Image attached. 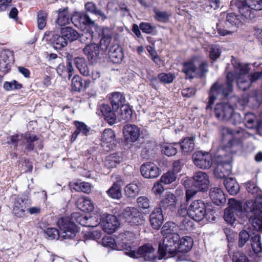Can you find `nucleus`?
Instances as JSON below:
<instances>
[{
	"mask_svg": "<svg viewBox=\"0 0 262 262\" xmlns=\"http://www.w3.org/2000/svg\"><path fill=\"white\" fill-rule=\"evenodd\" d=\"M234 66V73L231 72L227 73L226 82L221 83L216 81L211 86L207 109L211 108V105L216 99H225L232 92L233 82L235 78L240 90L245 91L249 88L252 83L250 75L248 74L247 68L241 63H237Z\"/></svg>",
	"mask_w": 262,
	"mask_h": 262,
	"instance_id": "1",
	"label": "nucleus"
},
{
	"mask_svg": "<svg viewBox=\"0 0 262 262\" xmlns=\"http://www.w3.org/2000/svg\"><path fill=\"white\" fill-rule=\"evenodd\" d=\"M57 225L59 230L54 228H48L45 231V233L49 239H72L76 236L78 231L77 226L69 217L60 218Z\"/></svg>",
	"mask_w": 262,
	"mask_h": 262,
	"instance_id": "2",
	"label": "nucleus"
},
{
	"mask_svg": "<svg viewBox=\"0 0 262 262\" xmlns=\"http://www.w3.org/2000/svg\"><path fill=\"white\" fill-rule=\"evenodd\" d=\"M230 154H226L223 148H220L213 157V162L217 165L214 170V174L219 179H226L231 172Z\"/></svg>",
	"mask_w": 262,
	"mask_h": 262,
	"instance_id": "3",
	"label": "nucleus"
},
{
	"mask_svg": "<svg viewBox=\"0 0 262 262\" xmlns=\"http://www.w3.org/2000/svg\"><path fill=\"white\" fill-rule=\"evenodd\" d=\"M119 240L116 242L111 236L103 237L102 244L104 247L124 251V254L131 257V233L129 231L120 234Z\"/></svg>",
	"mask_w": 262,
	"mask_h": 262,
	"instance_id": "4",
	"label": "nucleus"
},
{
	"mask_svg": "<svg viewBox=\"0 0 262 262\" xmlns=\"http://www.w3.org/2000/svg\"><path fill=\"white\" fill-rule=\"evenodd\" d=\"M231 5L235 6L243 17L252 19L256 16L254 11L262 10V0H234Z\"/></svg>",
	"mask_w": 262,
	"mask_h": 262,
	"instance_id": "5",
	"label": "nucleus"
},
{
	"mask_svg": "<svg viewBox=\"0 0 262 262\" xmlns=\"http://www.w3.org/2000/svg\"><path fill=\"white\" fill-rule=\"evenodd\" d=\"M180 236L178 234H170L165 236L162 243L159 244V259H161L165 256L168 257L177 255V248Z\"/></svg>",
	"mask_w": 262,
	"mask_h": 262,
	"instance_id": "6",
	"label": "nucleus"
},
{
	"mask_svg": "<svg viewBox=\"0 0 262 262\" xmlns=\"http://www.w3.org/2000/svg\"><path fill=\"white\" fill-rule=\"evenodd\" d=\"M111 100L113 110L117 111L120 107L122 119L129 120L131 119V108L129 104L125 103L124 95L119 92L113 93Z\"/></svg>",
	"mask_w": 262,
	"mask_h": 262,
	"instance_id": "7",
	"label": "nucleus"
},
{
	"mask_svg": "<svg viewBox=\"0 0 262 262\" xmlns=\"http://www.w3.org/2000/svg\"><path fill=\"white\" fill-rule=\"evenodd\" d=\"M7 142L12 144L15 147L18 146L19 143L20 145H24L26 144V149L28 151H31L34 149V141L37 140L35 135L29 133L25 134H15L7 138Z\"/></svg>",
	"mask_w": 262,
	"mask_h": 262,
	"instance_id": "8",
	"label": "nucleus"
},
{
	"mask_svg": "<svg viewBox=\"0 0 262 262\" xmlns=\"http://www.w3.org/2000/svg\"><path fill=\"white\" fill-rule=\"evenodd\" d=\"M229 206L225 210L224 218L230 225H233L236 220L235 215H241L243 211L242 203L235 199H230Z\"/></svg>",
	"mask_w": 262,
	"mask_h": 262,
	"instance_id": "9",
	"label": "nucleus"
},
{
	"mask_svg": "<svg viewBox=\"0 0 262 262\" xmlns=\"http://www.w3.org/2000/svg\"><path fill=\"white\" fill-rule=\"evenodd\" d=\"M189 216L194 221H202L206 214V205L201 200H195L189 207Z\"/></svg>",
	"mask_w": 262,
	"mask_h": 262,
	"instance_id": "10",
	"label": "nucleus"
},
{
	"mask_svg": "<svg viewBox=\"0 0 262 262\" xmlns=\"http://www.w3.org/2000/svg\"><path fill=\"white\" fill-rule=\"evenodd\" d=\"M132 258H139L141 261H151L156 258V255L151 245L146 244L139 248L137 251L132 250Z\"/></svg>",
	"mask_w": 262,
	"mask_h": 262,
	"instance_id": "11",
	"label": "nucleus"
},
{
	"mask_svg": "<svg viewBox=\"0 0 262 262\" xmlns=\"http://www.w3.org/2000/svg\"><path fill=\"white\" fill-rule=\"evenodd\" d=\"M193 163L201 169L209 168L213 162L211 155L208 152L195 151L192 155Z\"/></svg>",
	"mask_w": 262,
	"mask_h": 262,
	"instance_id": "12",
	"label": "nucleus"
},
{
	"mask_svg": "<svg viewBox=\"0 0 262 262\" xmlns=\"http://www.w3.org/2000/svg\"><path fill=\"white\" fill-rule=\"evenodd\" d=\"M30 200L25 195L16 196L14 199L13 211L15 215L19 217L24 216L27 208L30 205Z\"/></svg>",
	"mask_w": 262,
	"mask_h": 262,
	"instance_id": "13",
	"label": "nucleus"
},
{
	"mask_svg": "<svg viewBox=\"0 0 262 262\" xmlns=\"http://www.w3.org/2000/svg\"><path fill=\"white\" fill-rule=\"evenodd\" d=\"M101 146L105 151L113 149L116 145L114 132L111 129H105L101 136Z\"/></svg>",
	"mask_w": 262,
	"mask_h": 262,
	"instance_id": "14",
	"label": "nucleus"
},
{
	"mask_svg": "<svg viewBox=\"0 0 262 262\" xmlns=\"http://www.w3.org/2000/svg\"><path fill=\"white\" fill-rule=\"evenodd\" d=\"M101 222L103 230L108 234L115 232L119 226L116 216L112 214H104L101 217Z\"/></svg>",
	"mask_w": 262,
	"mask_h": 262,
	"instance_id": "15",
	"label": "nucleus"
},
{
	"mask_svg": "<svg viewBox=\"0 0 262 262\" xmlns=\"http://www.w3.org/2000/svg\"><path fill=\"white\" fill-rule=\"evenodd\" d=\"M234 108L232 105L227 103H217L214 109L216 118L222 121H228L233 113Z\"/></svg>",
	"mask_w": 262,
	"mask_h": 262,
	"instance_id": "16",
	"label": "nucleus"
},
{
	"mask_svg": "<svg viewBox=\"0 0 262 262\" xmlns=\"http://www.w3.org/2000/svg\"><path fill=\"white\" fill-rule=\"evenodd\" d=\"M209 180L207 174L203 171H198L193 177V186L200 191H206L209 186Z\"/></svg>",
	"mask_w": 262,
	"mask_h": 262,
	"instance_id": "17",
	"label": "nucleus"
},
{
	"mask_svg": "<svg viewBox=\"0 0 262 262\" xmlns=\"http://www.w3.org/2000/svg\"><path fill=\"white\" fill-rule=\"evenodd\" d=\"M14 61L12 52L8 50L2 51L0 54V71L4 73L8 72Z\"/></svg>",
	"mask_w": 262,
	"mask_h": 262,
	"instance_id": "18",
	"label": "nucleus"
},
{
	"mask_svg": "<svg viewBox=\"0 0 262 262\" xmlns=\"http://www.w3.org/2000/svg\"><path fill=\"white\" fill-rule=\"evenodd\" d=\"M140 172L144 178L148 179L156 178L160 174L159 167L151 162L143 164L140 167Z\"/></svg>",
	"mask_w": 262,
	"mask_h": 262,
	"instance_id": "19",
	"label": "nucleus"
},
{
	"mask_svg": "<svg viewBox=\"0 0 262 262\" xmlns=\"http://www.w3.org/2000/svg\"><path fill=\"white\" fill-rule=\"evenodd\" d=\"M180 243L177 248V258L179 261L185 260L186 259L180 254V253H187L192 248L193 240L190 236H185L180 241Z\"/></svg>",
	"mask_w": 262,
	"mask_h": 262,
	"instance_id": "20",
	"label": "nucleus"
},
{
	"mask_svg": "<svg viewBox=\"0 0 262 262\" xmlns=\"http://www.w3.org/2000/svg\"><path fill=\"white\" fill-rule=\"evenodd\" d=\"M84 55L89 61L93 63L99 58L100 49L99 45L95 43L87 44L83 49Z\"/></svg>",
	"mask_w": 262,
	"mask_h": 262,
	"instance_id": "21",
	"label": "nucleus"
},
{
	"mask_svg": "<svg viewBox=\"0 0 262 262\" xmlns=\"http://www.w3.org/2000/svg\"><path fill=\"white\" fill-rule=\"evenodd\" d=\"M198 57H194L183 63L182 72L186 75V79H192L196 76Z\"/></svg>",
	"mask_w": 262,
	"mask_h": 262,
	"instance_id": "22",
	"label": "nucleus"
},
{
	"mask_svg": "<svg viewBox=\"0 0 262 262\" xmlns=\"http://www.w3.org/2000/svg\"><path fill=\"white\" fill-rule=\"evenodd\" d=\"M163 210L161 208H155L150 214V223L153 228L159 229L164 221Z\"/></svg>",
	"mask_w": 262,
	"mask_h": 262,
	"instance_id": "23",
	"label": "nucleus"
},
{
	"mask_svg": "<svg viewBox=\"0 0 262 262\" xmlns=\"http://www.w3.org/2000/svg\"><path fill=\"white\" fill-rule=\"evenodd\" d=\"M72 218L75 219L76 222L83 226L95 227L99 224L100 222L93 217H88L86 216L80 215L78 213H74L72 214Z\"/></svg>",
	"mask_w": 262,
	"mask_h": 262,
	"instance_id": "24",
	"label": "nucleus"
},
{
	"mask_svg": "<svg viewBox=\"0 0 262 262\" xmlns=\"http://www.w3.org/2000/svg\"><path fill=\"white\" fill-rule=\"evenodd\" d=\"M108 55L110 60L113 63H119L122 61L123 57L122 49L118 44L112 45Z\"/></svg>",
	"mask_w": 262,
	"mask_h": 262,
	"instance_id": "25",
	"label": "nucleus"
},
{
	"mask_svg": "<svg viewBox=\"0 0 262 262\" xmlns=\"http://www.w3.org/2000/svg\"><path fill=\"white\" fill-rule=\"evenodd\" d=\"M209 196L212 202L217 205H223L226 202L225 194L220 188H211L209 191Z\"/></svg>",
	"mask_w": 262,
	"mask_h": 262,
	"instance_id": "26",
	"label": "nucleus"
},
{
	"mask_svg": "<svg viewBox=\"0 0 262 262\" xmlns=\"http://www.w3.org/2000/svg\"><path fill=\"white\" fill-rule=\"evenodd\" d=\"M177 203V201L175 195L169 193L161 200L159 208H161L162 210H164L165 211L167 209L173 210L175 209Z\"/></svg>",
	"mask_w": 262,
	"mask_h": 262,
	"instance_id": "27",
	"label": "nucleus"
},
{
	"mask_svg": "<svg viewBox=\"0 0 262 262\" xmlns=\"http://www.w3.org/2000/svg\"><path fill=\"white\" fill-rule=\"evenodd\" d=\"M262 209V195L261 193L257 194L254 200H248L246 203L245 210L248 213L255 212L256 210Z\"/></svg>",
	"mask_w": 262,
	"mask_h": 262,
	"instance_id": "28",
	"label": "nucleus"
},
{
	"mask_svg": "<svg viewBox=\"0 0 262 262\" xmlns=\"http://www.w3.org/2000/svg\"><path fill=\"white\" fill-rule=\"evenodd\" d=\"M100 111L102 115L105 118V120L110 125L115 123L116 121V117L113 109L111 110V107L108 104H102L100 107Z\"/></svg>",
	"mask_w": 262,
	"mask_h": 262,
	"instance_id": "29",
	"label": "nucleus"
},
{
	"mask_svg": "<svg viewBox=\"0 0 262 262\" xmlns=\"http://www.w3.org/2000/svg\"><path fill=\"white\" fill-rule=\"evenodd\" d=\"M194 140V137H188L184 138L180 142L183 153L189 154L194 150L195 146Z\"/></svg>",
	"mask_w": 262,
	"mask_h": 262,
	"instance_id": "30",
	"label": "nucleus"
},
{
	"mask_svg": "<svg viewBox=\"0 0 262 262\" xmlns=\"http://www.w3.org/2000/svg\"><path fill=\"white\" fill-rule=\"evenodd\" d=\"M253 215H250L249 222L253 227L256 230L262 229V211L259 209L251 212Z\"/></svg>",
	"mask_w": 262,
	"mask_h": 262,
	"instance_id": "31",
	"label": "nucleus"
},
{
	"mask_svg": "<svg viewBox=\"0 0 262 262\" xmlns=\"http://www.w3.org/2000/svg\"><path fill=\"white\" fill-rule=\"evenodd\" d=\"M50 41L53 48L57 50H60L68 45V41L61 34H52Z\"/></svg>",
	"mask_w": 262,
	"mask_h": 262,
	"instance_id": "32",
	"label": "nucleus"
},
{
	"mask_svg": "<svg viewBox=\"0 0 262 262\" xmlns=\"http://www.w3.org/2000/svg\"><path fill=\"white\" fill-rule=\"evenodd\" d=\"M178 226L181 230L191 231L194 226V222L190 216L180 217L177 219Z\"/></svg>",
	"mask_w": 262,
	"mask_h": 262,
	"instance_id": "33",
	"label": "nucleus"
},
{
	"mask_svg": "<svg viewBox=\"0 0 262 262\" xmlns=\"http://www.w3.org/2000/svg\"><path fill=\"white\" fill-rule=\"evenodd\" d=\"M60 33L68 41H75L79 37L78 32L70 27L61 28Z\"/></svg>",
	"mask_w": 262,
	"mask_h": 262,
	"instance_id": "34",
	"label": "nucleus"
},
{
	"mask_svg": "<svg viewBox=\"0 0 262 262\" xmlns=\"http://www.w3.org/2000/svg\"><path fill=\"white\" fill-rule=\"evenodd\" d=\"M224 184L227 190L231 195H236L239 191V185L234 178H226Z\"/></svg>",
	"mask_w": 262,
	"mask_h": 262,
	"instance_id": "35",
	"label": "nucleus"
},
{
	"mask_svg": "<svg viewBox=\"0 0 262 262\" xmlns=\"http://www.w3.org/2000/svg\"><path fill=\"white\" fill-rule=\"evenodd\" d=\"M144 216L142 213L139 212L136 208H132V226H135L137 227V230L135 231L138 233L140 231L139 227L144 223Z\"/></svg>",
	"mask_w": 262,
	"mask_h": 262,
	"instance_id": "36",
	"label": "nucleus"
},
{
	"mask_svg": "<svg viewBox=\"0 0 262 262\" xmlns=\"http://www.w3.org/2000/svg\"><path fill=\"white\" fill-rule=\"evenodd\" d=\"M77 207L83 212H91L94 209V205L87 197H80L77 202Z\"/></svg>",
	"mask_w": 262,
	"mask_h": 262,
	"instance_id": "37",
	"label": "nucleus"
},
{
	"mask_svg": "<svg viewBox=\"0 0 262 262\" xmlns=\"http://www.w3.org/2000/svg\"><path fill=\"white\" fill-rule=\"evenodd\" d=\"M74 18L75 16L71 17L67 9H64L59 11L56 23L59 26H64L70 24V21H73Z\"/></svg>",
	"mask_w": 262,
	"mask_h": 262,
	"instance_id": "38",
	"label": "nucleus"
},
{
	"mask_svg": "<svg viewBox=\"0 0 262 262\" xmlns=\"http://www.w3.org/2000/svg\"><path fill=\"white\" fill-rule=\"evenodd\" d=\"M75 64L80 73L84 76H90V70L85 60L82 57H77L74 59Z\"/></svg>",
	"mask_w": 262,
	"mask_h": 262,
	"instance_id": "39",
	"label": "nucleus"
},
{
	"mask_svg": "<svg viewBox=\"0 0 262 262\" xmlns=\"http://www.w3.org/2000/svg\"><path fill=\"white\" fill-rule=\"evenodd\" d=\"M226 23L227 26L238 27L242 24V16L233 12L228 13L226 15Z\"/></svg>",
	"mask_w": 262,
	"mask_h": 262,
	"instance_id": "40",
	"label": "nucleus"
},
{
	"mask_svg": "<svg viewBox=\"0 0 262 262\" xmlns=\"http://www.w3.org/2000/svg\"><path fill=\"white\" fill-rule=\"evenodd\" d=\"M178 230L179 227L174 223L167 222L162 227L161 233L166 236L170 234H178Z\"/></svg>",
	"mask_w": 262,
	"mask_h": 262,
	"instance_id": "41",
	"label": "nucleus"
},
{
	"mask_svg": "<svg viewBox=\"0 0 262 262\" xmlns=\"http://www.w3.org/2000/svg\"><path fill=\"white\" fill-rule=\"evenodd\" d=\"M122 160V158L118 153H114L108 156L104 161V165L108 168L116 167Z\"/></svg>",
	"mask_w": 262,
	"mask_h": 262,
	"instance_id": "42",
	"label": "nucleus"
},
{
	"mask_svg": "<svg viewBox=\"0 0 262 262\" xmlns=\"http://www.w3.org/2000/svg\"><path fill=\"white\" fill-rule=\"evenodd\" d=\"M250 242L251 248L255 253L258 254L262 252V244L258 234L254 233L251 236Z\"/></svg>",
	"mask_w": 262,
	"mask_h": 262,
	"instance_id": "43",
	"label": "nucleus"
},
{
	"mask_svg": "<svg viewBox=\"0 0 262 262\" xmlns=\"http://www.w3.org/2000/svg\"><path fill=\"white\" fill-rule=\"evenodd\" d=\"M253 234H254V233L249 232L246 230H242L238 234V247L239 248L243 247Z\"/></svg>",
	"mask_w": 262,
	"mask_h": 262,
	"instance_id": "44",
	"label": "nucleus"
},
{
	"mask_svg": "<svg viewBox=\"0 0 262 262\" xmlns=\"http://www.w3.org/2000/svg\"><path fill=\"white\" fill-rule=\"evenodd\" d=\"M234 129L228 127H223L222 130V134L223 141L228 140V147H230L233 146V134Z\"/></svg>",
	"mask_w": 262,
	"mask_h": 262,
	"instance_id": "45",
	"label": "nucleus"
},
{
	"mask_svg": "<svg viewBox=\"0 0 262 262\" xmlns=\"http://www.w3.org/2000/svg\"><path fill=\"white\" fill-rule=\"evenodd\" d=\"M178 145V143L173 144L166 143L162 147V152L165 155L170 157L174 156L177 153V149L175 146Z\"/></svg>",
	"mask_w": 262,
	"mask_h": 262,
	"instance_id": "46",
	"label": "nucleus"
},
{
	"mask_svg": "<svg viewBox=\"0 0 262 262\" xmlns=\"http://www.w3.org/2000/svg\"><path fill=\"white\" fill-rule=\"evenodd\" d=\"M108 195L113 199H119L122 196L120 187L118 183H114L106 191Z\"/></svg>",
	"mask_w": 262,
	"mask_h": 262,
	"instance_id": "47",
	"label": "nucleus"
},
{
	"mask_svg": "<svg viewBox=\"0 0 262 262\" xmlns=\"http://www.w3.org/2000/svg\"><path fill=\"white\" fill-rule=\"evenodd\" d=\"M71 188L77 191H82L89 193L91 191V186L90 183L84 182L74 183L71 185Z\"/></svg>",
	"mask_w": 262,
	"mask_h": 262,
	"instance_id": "48",
	"label": "nucleus"
},
{
	"mask_svg": "<svg viewBox=\"0 0 262 262\" xmlns=\"http://www.w3.org/2000/svg\"><path fill=\"white\" fill-rule=\"evenodd\" d=\"M248 133L242 128H238L234 130L233 134V146L235 144L239 143L243 139L247 138Z\"/></svg>",
	"mask_w": 262,
	"mask_h": 262,
	"instance_id": "49",
	"label": "nucleus"
},
{
	"mask_svg": "<svg viewBox=\"0 0 262 262\" xmlns=\"http://www.w3.org/2000/svg\"><path fill=\"white\" fill-rule=\"evenodd\" d=\"M85 10L97 16H99L102 19L106 18L105 14L99 9H98L96 7V5L93 2H88L85 5Z\"/></svg>",
	"mask_w": 262,
	"mask_h": 262,
	"instance_id": "50",
	"label": "nucleus"
},
{
	"mask_svg": "<svg viewBox=\"0 0 262 262\" xmlns=\"http://www.w3.org/2000/svg\"><path fill=\"white\" fill-rule=\"evenodd\" d=\"M74 124L76 127V131L79 134H82L84 136H88L90 134L91 127L88 126L84 123L78 121H75Z\"/></svg>",
	"mask_w": 262,
	"mask_h": 262,
	"instance_id": "51",
	"label": "nucleus"
},
{
	"mask_svg": "<svg viewBox=\"0 0 262 262\" xmlns=\"http://www.w3.org/2000/svg\"><path fill=\"white\" fill-rule=\"evenodd\" d=\"M71 86L73 91H81L84 88L81 78L78 75H75L72 79Z\"/></svg>",
	"mask_w": 262,
	"mask_h": 262,
	"instance_id": "52",
	"label": "nucleus"
},
{
	"mask_svg": "<svg viewBox=\"0 0 262 262\" xmlns=\"http://www.w3.org/2000/svg\"><path fill=\"white\" fill-rule=\"evenodd\" d=\"M176 178V175L174 172L168 171L161 177L160 182L164 184H169L175 181Z\"/></svg>",
	"mask_w": 262,
	"mask_h": 262,
	"instance_id": "53",
	"label": "nucleus"
},
{
	"mask_svg": "<svg viewBox=\"0 0 262 262\" xmlns=\"http://www.w3.org/2000/svg\"><path fill=\"white\" fill-rule=\"evenodd\" d=\"M48 14L43 11H39L37 14V25L39 29H43L46 25Z\"/></svg>",
	"mask_w": 262,
	"mask_h": 262,
	"instance_id": "54",
	"label": "nucleus"
},
{
	"mask_svg": "<svg viewBox=\"0 0 262 262\" xmlns=\"http://www.w3.org/2000/svg\"><path fill=\"white\" fill-rule=\"evenodd\" d=\"M256 118L255 115L252 113H247L245 115V123L246 126L249 128H252L256 124Z\"/></svg>",
	"mask_w": 262,
	"mask_h": 262,
	"instance_id": "55",
	"label": "nucleus"
},
{
	"mask_svg": "<svg viewBox=\"0 0 262 262\" xmlns=\"http://www.w3.org/2000/svg\"><path fill=\"white\" fill-rule=\"evenodd\" d=\"M232 260L233 262H254L252 260H249L246 255L241 251L233 253Z\"/></svg>",
	"mask_w": 262,
	"mask_h": 262,
	"instance_id": "56",
	"label": "nucleus"
},
{
	"mask_svg": "<svg viewBox=\"0 0 262 262\" xmlns=\"http://www.w3.org/2000/svg\"><path fill=\"white\" fill-rule=\"evenodd\" d=\"M155 18L158 21L166 22L170 16V14L166 11H161L158 9H155Z\"/></svg>",
	"mask_w": 262,
	"mask_h": 262,
	"instance_id": "57",
	"label": "nucleus"
},
{
	"mask_svg": "<svg viewBox=\"0 0 262 262\" xmlns=\"http://www.w3.org/2000/svg\"><path fill=\"white\" fill-rule=\"evenodd\" d=\"M208 64L206 61H202L199 67L196 66V76L201 77L205 75L208 72Z\"/></svg>",
	"mask_w": 262,
	"mask_h": 262,
	"instance_id": "58",
	"label": "nucleus"
},
{
	"mask_svg": "<svg viewBox=\"0 0 262 262\" xmlns=\"http://www.w3.org/2000/svg\"><path fill=\"white\" fill-rule=\"evenodd\" d=\"M158 78L159 80L165 84H169L172 82L175 78V76L173 74L168 73H162L158 75Z\"/></svg>",
	"mask_w": 262,
	"mask_h": 262,
	"instance_id": "59",
	"label": "nucleus"
},
{
	"mask_svg": "<svg viewBox=\"0 0 262 262\" xmlns=\"http://www.w3.org/2000/svg\"><path fill=\"white\" fill-rule=\"evenodd\" d=\"M245 187L249 193L257 194L261 193L260 189L256 186L254 181H249L245 183Z\"/></svg>",
	"mask_w": 262,
	"mask_h": 262,
	"instance_id": "60",
	"label": "nucleus"
},
{
	"mask_svg": "<svg viewBox=\"0 0 262 262\" xmlns=\"http://www.w3.org/2000/svg\"><path fill=\"white\" fill-rule=\"evenodd\" d=\"M221 49L219 45H212L209 52V57L213 60H216L221 55Z\"/></svg>",
	"mask_w": 262,
	"mask_h": 262,
	"instance_id": "61",
	"label": "nucleus"
},
{
	"mask_svg": "<svg viewBox=\"0 0 262 262\" xmlns=\"http://www.w3.org/2000/svg\"><path fill=\"white\" fill-rule=\"evenodd\" d=\"M111 41L112 38L110 35L103 34L100 41L99 49L102 51H105L107 49Z\"/></svg>",
	"mask_w": 262,
	"mask_h": 262,
	"instance_id": "62",
	"label": "nucleus"
},
{
	"mask_svg": "<svg viewBox=\"0 0 262 262\" xmlns=\"http://www.w3.org/2000/svg\"><path fill=\"white\" fill-rule=\"evenodd\" d=\"M78 16L80 23L89 26H94L95 25V21L90 18L88 14L80 13Z\"/></svg>",
	"mask_w": 262,
	"mask_h": 262,
	"instance_id": "63",
	"label": "nucleus"
},
{
	"mask_svg": "<svg viewBox=\"0 0 262 262\" xmlns=\"http://www.w3.org/2000/svg\"><path fill=\"white\" fill-rule=\"evenodd\" d=\"M123 133L124 138V143L128 145L131 142V125L126 124L124 126Z\"/></svg>",
	"mask_w": 262,
	"mask_h": 262,
	"instance_id": "64",
	"label": "nucleus"
}]
</instances>
